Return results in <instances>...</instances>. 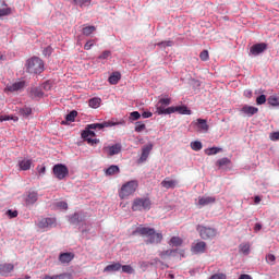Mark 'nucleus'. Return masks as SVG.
I'll return each instance as SVG.
<instances>
[{
  "instance_id": "nucleus-29",
  "label": "nucleus",
  "mask_w": 279,
  "mask_h": 279,
  "mask_svg": "<svg viewBox=\"0 0 279 279\" xmlns=\"http://www.w3.org/2000/svg\"><path fill=\"white\" fill-rule=\"evenodd\" d=\"M219 151H222L220 147H211V148L205 149V154L207 156H216V154H219Z\"/></svg>"
},
{
  "instance_id": "nucleus-23",
  "label": "nucleus",
  "mask_w": 279,
  "mask_h": 279,
  "mask_svg": "<svg viewBox=\"0 0 279 279\" xmlns=\"http://www.w3.org/2000/svg\"><path fill=\"white\" fill-rule=\"evenodd\" d=\"M21 171H29L32 169V159H22L19 161Z\"/></svg>"
},
{
  "instance_id": "nucleus-16",
  "label": "nucleus",
  "mask_w": 279,
  "mask_h": 279,
  "mask_svg": "<svg viewBox=\"0 0 279 279\" xmlns=\"http://www.w3.org/2000/svg\"><path fill=\"white\" fill-rule=\"evenodd\" d=\"M242 114H245L246 117H254V114H257L258 108L245 105L240 110Z\"/></svg>"
},
{
  "instance_id": "nucleus-19",
  "label": "nucleus",
  "mask_w": 279,
  "mask_h": 279,
  "mask_svg": "<svg viewBox=\"0 0 279 279\" xmlns=\"http://www.w3.org/2000/svg\"><path fill=\"white\" fill-rule=\"evenodd\" d=\"M105 150H108V156H117L118 154H121V144H114L109 147H105Z\"/></svg>"
},
{
  "instance_id": "nucleus-1",
  "label": "nucleus",
  "mask_w": 279,
  "mask_h": 279,
  "mask_svg": "<svg viewBox=\"0 0 279 279\" xmlns=\"http://www.w3.org/2000/svg\"><path fill=\"white\" fill-rule=\"evenodd\" d=\"M113 125H119V123L107 121L102 123L87 124L85 130L81 133V136L88 145H99L100 141L99 138H95L97 134H95L93 130H104V128H112Z\"/></svg>"
},
{
  "instance_id": "nucleus-64",
  "label": "nucleus",
  "mask_w": 279,
  "mask_h": 279,
  "mask_svg": "<svg viewBox=\"0 0 279 279\" xmlns=\"http://www.w3.org/2000/svg\"><path fill=\"white\" fill-rule=\"evenodd\" d=\"M45 171H47V168L43 167V168L39 170V173H45Z\"/></svg>"
},
{
  "instance_id": "nucleus-7",
  "label": "nucleus",
  "mask_w": 279,
  "mask_h": 279,
  "mask_svg": "<svg viewBox=\"0 0 279 279\" xmlns=\"http://www.w3.org/2000/svg\"><path fill=\"white\" fill-rule=\"evenodd\" d=\"M52 171L57 180H64L69 175V168L62 163L54 165Z\"/></svg>"
},
{
  "instance_id": "nucleus-8",
  "label": "nucleus",
  "mask_w": 279,
  "mask_h": 279,
  "mask_svg": "<svg viewBox=\"0 0 279 279\" xmlns=\"http://www.w3.org/2000/svg\"><path fill=\"white\" fill-rule=\"evenodd\" d=\"M56 218H41L37 223V228H39V230H45L47 228H56Z\"/></svg>"
},
{
  "instance_id": "nucleus-28",
  "label": "nucleus",
  "mask_w": 279,
  "mask_h": 279,
  "mask_svg": "<svg viewBox=\"0 0 279 279\" xmlns=\"http://www.w3.org/2000/svg\"><path fill=\"white\" fill-rule=\"evenodd\" d=\"M230 159L228 157H223L219 160H217L216 166L219 167V169H222V167H228L230 165Z\"/></svg>"
},
{
  "instance_id": "nucleus-22",
  "label": "nucleus",
  "mask_w": 279,
  "mask_h": 279,
  "mask_svg": "<svg viewBox=\"0 0 279 279\" xmlns=\"http://www.w3.org/2000/svg\"><path fill=\"white\" fill-rule=\"evenodd\" d=\"M217 198L214 196H203L198 198V206H208V204H215Z\"/></svg>"
},
{
  "instance_id": "nucleus-18",
  "label": "nucleus",
  "mask_w": 279,
  "mask_h": 279,
  "mask_svg": "<svg viewBox=\"0 0 279 279\" xmlns=\"http://www.w3.org/2000/svg\"><path fill=\"white\" fill-rule=\"evenodd\" d=\"M73 258H75V254H73V253H61L59 255V262L62 265H66V264L71 263V260H73Z\"/></svg>"
},
{
  "instance_id": "nucleus-35",
  "label": "nucleus",
  "mask_w": 279,
  "mask_h": 279,
  "mask_svg": "<svg viewBox=\"0 0 279 279\" xmlns=\"http://www.w3.org/2000/svg\"><path fill=\"white\" fill-rule=\"evenodd\" d=\"M269 106H279V98L278 96H269L268 97Z\"/></svg>"
},
{
  "instance_id": "nucleus-48",
  "label": "nucleus",
  "mask_w": 279,
  "mask_h": 279,
  "mask_svg": "<svg viewBox=\"0 0 279 279\" xmlns=\"http://www.w3.org/2000/svg\"><path fill=\"white\" fill-rule=\"evenodd\" d=\"M21 114H23V117H29V114H32V108L29 107H25L23 109H21Z\"/></svg>"
},
{
  "instance_id": "nucleus-54",
  "label": "nucleus",
  "mask_w": 279,
  "mask_h": 279,
  "mask_svg": "<svg viewBox=\"0 0 279 279\" xmlns=\"http://www.w3.org/2000/svg\"><path fill=\"white\" fill-rule=\"evenodd\" d=\"M210 279H226L225 274H216L210 277Z\"/></svg>"
},
{
  "instance_id": "nucleus-39",
  "label": "nucleus",
  "mask_w": 279,
  "mask_h": 279,
  "mask_svg": "<svg viewBox=\"0 0 279 279\" xmlns=\"http://www.w3.org/2000/svg\"><path fill=\"white\" fill-rule=\"evenodd\" d=\"M123 274H134V268L131 265H121Z\"/></svg>"
},
{
  "instance_id": "nucleus-50",
  "label": "nucleus",
  "mask_w": 279,
  "mask_h": 279,
  "mask_svg": "<svg viewBox=\"0 0 279 279\" xmlns=\"http://www.w3.org/2000/svg\"><path fill=\"white\" fill-rule=\"evenodd\" d=\"M57 208H62V210H66L69 208V204H66V202L64 201L58 202Z\"/></svg>"
},
{
  "instance_id": "nucleus-41",
  "label": "nucleus",
  "mask_w": 279,
  "mask_h": 279,
  "mask_svg": "<svg viewBox=\"0 0 279 279\" xmlns=\"http://www.w3.org/2000/svg\"><path fill=\"white\" fill-rule=\"evenodd\" d=\"M65 277H66V274H60V275H53V276L46 275L43 279H64Z\"/></svg>"
},
{
  "instance_id": "nucleus-24",
  "label": "nucleus",
  "mask_w": 279,
  "mask_h": 279,
  "mask_svg": "<svg viewBox=\"0 0 279 279\" xmlns=\"http://www.w3.org/2000/svg\"><path fill=\"white\" fill-rule=\"evenodd\" d=\"M121 270V263H112L105 267L104 271L106 274H110L112 271H120Z\"/></svg>"
},
{
  "instance_id": "nucleus-4",
  "label": "nucleus",
  "mask_w": 279,
  "mask_h": 279,
  "mask_svg": "<svg viewBox=\"0 0 279 279\" xmlns=\"http://www.w3.org/2000/svg\"><path fill=\"white\" fill-rule=\"evenodd\" d=\"M26 71L27 73H33L38 75L45 71V63L38 57H32L26 61Z\"/></svg>"
},
{
  "instance_id": "nucleus-15",
  "label": "nucleus",
  "mask_w": 279,
  "mask_h": 279,
  "mask_svg": "<svg viewBox=\"0 0 279 279\" xmlns=\"http://www.w3.org/2000/svg\"><path fill=\"white\" fill-rule=\"evenodd\" d=\"M168 112H179V114H191V110L186 106L169 107Z\"/></svg>"
},
{
  "instance_id": "nucleus-6",
  "label": "nucleus",
  "mask_w": 279,
  "mask_h": 279,
  "mask_svg": "<svg viewBox=\"0 0 279 279\" xmlns=\"http://www.w3.org/2000/svg\"><path fill=\"white\" fill-rule=\"evenodd\" d=\"M196 231L198 232L201 239H203L204 241H209L215 239V236H217V229L206 227L203 225H198L196 227Z\"/></svg>"
},
{
  "instance_id": "nucleus-3",
  "label": "nucleus",
  "mask_w": 279,
  "mask_h": 279,
  "mask_svg": "<svg viewBox=\"0 0 279 279\" xmlns=\"http://www.w3.org/2000/svg\"><path fill=\"white\" fill-rule=\"evenodd\" d=\"M137 189H138L137 180L128 181L119 190L120 199H128V197H130V195H134V193H136Z\"/></svg>"
},
{
  "instance_id": "nucleus-32",
  "label": "nucleus",
  "mask_w": 279,
  "mask_h": 279,
  "mask_svg": "<svg viewBox=\"0 0 279 279\" xmlns=\"http://www.w3.org/2000/svg\"><path fill=\"white\" fill-rule=\"evenodd\" d=\"M170 243L171 245H173L174 247H180V245H182L183 241H182V238L180 236H172L170 239Z\"/></svg>"
},
{
  "instance_id": "nucleus-20",
  "label": "nucleus",
  "mask_w": 279,
  "mask_h": 279,
  "mask_svg": "<svg viewBox=\"0 0 279 279\" xmlns=\"http://www.w3.org/2000/svg\"><path fill=\"white\" fill-rule=\"evenodd\" d=\"M161 186L168 190L175 189V186H178V180L166 178L163 181H161Z\"/></svg>"
},
{
  "instance_id": "nucleus-45",
  "label": "nucleus",
  "mask_w": 279,
  "mask_h": 279,
  "mask_svg": "<svg viewBox=\"0 0 279 279\" xmlns=\"http://www.w3.org/2000/svg\"><path fill=\"white\" fill-rule=\"evenodd\" d=\"M112 56V52L110 50H105L98 58L99 60H108Z\"/></svg>"
},
{
  "instance_id": "nucleus-21",
  "label": "nucleus",
  "mask_w": 279,
  "mask_h": 279,
  "mask_svg": "<svg viewBox=\"0 0 279 279\" xmlns=\"http://www.w3.org/2000/svg\"><path fill=\"white\" fill-rule=\"evenodd\" d=\"M11 271H14V264H1L0 265L1 276H8L9 274H11Z\"/></svg>"
},
{
  "instance_id": "nucleus-44",
  "label": "nucleus",
  "mask_w": 279,
  "mask_h": 279,
  "mask_svg": "<svg viewBox=\"0 0 279 279\" xmlns=\"http://www.w3.org/2000/svg\"><path fill=\"white\" fill-rule=\"evenodd\" d=\"M173 254V250H167L159 253L160 258L165 259Z\"/></svg>"
},
{
  "instance_id": "nucleus-52",
  "label": "nucleus",
  "mask_w": 279,
  "mask_h": 279,
  "mask_svg": "<svg viewBox=\"0 0 279 279\" xmlns=\"http://www.w3.org/2000/svg\"><path fill=\"white\" fill-rule=\"evenodd\" d=\"M159 104H161V106H169L171 104V99L170 98H161L159 100Z\"/></svg>"
},
{
  "instance_id": "nucleus-40",
  "label": "nucleus",
  "mask_w": 279,
  "mask_h": 279,
  "mask_svg": "<svg viewBox=\"0 0 279 279\" xmlns=\"http://www.w3.org/2000/svg\"><path fill=\"white\" fill-rule=\"evenodd\" d=\"M266 263H268V265H276V255L267 254L266 255Z\"/></svg>"
},
{
  "instance_id": "nucleus-33",
  "label": "nucleus",
  "mask_w": 279,
  "mask_h": 279,
  "mask_svg": "<svg viewBox=\"0 0 279 279\" xmlns=\"http://www.w3.org/2000/svg\"><path fill=\"white\" fill-rule=\"evenodd\" d=\"M75 117H77V111L72 110L70 113L65 116V121L73 122L75 121Z\"/></svg>"
},
{
  "instance_id": "nucleus-26",
  "label": "nucleus",
  "mask_w": 279,
  "mask_h": 279,
  "mask_svg": "<svg viewBox=\"0 0 279 279\" xmlns=\"http://www.w3.org/2000/svg\"><path fill=\"white\" fill-rule=\"evenodd\" d=\"M121 80V73L114 72L112 75L109 76L108 82L109 84L117 85Z\"/></svg>"
},
{
  "instance_id": "nucleus-42",
  "label": "nucleus",
  "mask_w": 279,
  "mask_h": 279,
  "mask_svg": "<svg viewBox=\"0 0 279 279\" xmlns=\"http://www.w3.org/2000/svg\"><path fill=\"white\" fill-rule=\"evenodd\" d=\"M266 101H267V96H265L264 94H262L256 98L257 106H263V104H266Z\"/></svg>"
},
{
  "instance_id": "nucleus-34",
  "label": "nucleus",
  "mask_w": 279,
  "mask_h": 279,
  "mask_svg": "<svg viewBox=\"0 0 279 279\" xmlns=\"http://www.w3.org/2000/svg\"><path fill=\"white\" fill-rule=\"evenodd\" d=\"M75 5H78L80 8H84L86 5H90V1L93 0H73Z\"/></svg>"
},
{
  "instance_id": "nucleus-11",
  "label": "nucleus",
  "mask_w": 279,
  "mask_h": 279,
  "mask_svg": "<svg viewBox=\"0 0 279 279\" xmlns=\"http://www.w3.org/2000/svg\"><path fill=\"white\" fill-rule=\"evenodd\" d=\"M192 125H195L197 128L198 132H208V121L206 119L198 118L195 122H192Z\"/></svg>"
},
{
  "instance_id": "nucleus-55",
  "label": "nucleus",
  "mask_w": 279,
  "mask_h": 279,
  "mask_svg": "<svg viewBox=\"0 0 279 279\" xmlns=\"http://www.w3.org/2000/svg\"><path fill=\"white\" fill-rule=\"evenodd\" d=\"M271 141H279V132H274L270 134Z\"/></svg>"
},
{
  "instance_id": "nucleus-37",
  "label": "nucleus",
  "mask_w": 279,
  "mask_h": 279,
  "mask_svg": "<svg viewBox=\"0 0 279 279\" xmlns=\"http://www.w3.org/2000/svg\"><path fill=\"white\" fill-rule=\"evenodd\" d=\"M95 43H97V39L88 40V41L84 45L85 51H90V49H93V47H95Z\"/></svg>"
},
{
  "instance_id": "nucleus-58",
  "label": "nucleus",
  "mask_w": 279,
  "mask_h": 279,
  "mask_svg": "<svg viewBox=\"0 0 279 279\" xmlns=\"http://www.w3.org/2000/svg\"><path fill=\"white\" fill-rule=\"evenodd\" d=\"M245 97H252V90L247 89L244 92Z\"/></svg>"
},
{
  "instance_id": "nucleus-53",
  "label": "nucleus",
  "mask_w": 279,
  "mask_h": 279,
  "mask_svg": "<svg viewBox=\"0 0 279 279\" xmlns=\"http://www.w3.org/2000/svg\"><path fill=\"white\" fill-rule=\"evenodd\" d=\"M53 51V48H51V46H48L47 48L44 49L43 54L44 56H50Z\"/></svg>"
},
{
  "instance_id": "nucleus-38",
  "label": "nucleus",
  "mask_w": 279,
  "mask_h": 279,
  "mask_svg": "<svg viewBox=\"0 0 279 279\" xmlns=\"http://www.w3.org/2000/svg\"><path fill=\"white\" fill-rule=\"evenodd\" d=\"M146 125L145 123L138 121L135 123V132H144V130H146Z\"/></svg>"
},
{
  "instance_id": "nucleus-57",
  "label": "nucleus",
  "mask_w": 279,
  "mask_h": 279,
  "mask_svg": "<svg viewBox=\"0 0 279 279\" xmlns=\"http://www.w3.org/2000/svg\"><path fill=\"white\" fill-rule=\"evenodd\" d=\"M254 230H255V232H258V231H260V230H263V225H260V223H256L255 225V227H254Z\"/></svg>"
},
{
  "instance_id": "nucleus-27",
  "label": "nucleus",
  "mask_w": 279,
  "mask_h": 279,
  "mask_svg": "<svg viewBox=\"0 0 279 279\" xmlns=\"http://www.w3.org/2000/svg\"><path fill=\"white\" fill-rule=\"evenodd\" d=\"M88 105H89V108L97 109L99 108V106H101V98L99 97L90 98L88 101Z\"/></svg>"
},
{
  "instance_id": "nucleus-13",
  "label": "nucleus",
  "mask_w": 279,
  "mask_h": 279,
  "mask_svg": "<svg viewBox=\"0 0 279 279\" xmlns=\"http://www.w3.org/2000/svg\"><path fill=\"white\" fill-rule=\"evenodd\" d=\"M206 248H207L206 242L198 241L193 244L191 250L193 254H204V252H206Z\"/></svg>"
},
{
  "instance_id": "nucleus-51",
  "label": "nucleus",
  "mask_w": 279,
  "mask_h": 279,
  "mask_svg": "<svg viewBox=\"0 0 279 279\" xmlns=\"http://www.w3.org/2000/svg\"><path fill=\"white\" fill-rule=\"evenodd\" d=\"M7 215H9L10 219H14L15 217H19V211L9 209Z\"/></svg>"
},
{
  "instance_id": "nucleus-49",
  "label": "nucleus",
  "mask_w": 279,
  "mask_h": 279,
  "mask_svg": "<svg viewBox=\"0 0 279 279\" xmlns=\"http://www.w3.org/2000/svg\"><path fill=\"white\" fill-rule=\"evenodd\" d=\"M130 119H132V121H138V119H141V113L138 111H133L130 114Z\"/></svg>"
},
{
  "instance_id": "nucleus-10",
  "label": "nucleus",
  "mask_w": 279,
  "mask_h": 279,
  "mask_svg": "<svg viewBox=\"0 0 279 279\" xmlns=\"http://www.w3.org/2000/svg\"><path fill=\"white\" fill-rule=\"evenodd\" d=\"M265 51H267V44L265 43L255 44L250 49L252 56H260V53H264Z\"/></svg>"
},
{
  "instance_id": "nucleus-12",
  "label": "nucleus",
  "mask_w": 279,
  "mask_h": 279,
  "mask_svg": "<svg viewBox=\"0 0 279 279\" xmlns=\"http://www.w3.org/2000/svg\"><path fill=\"white\" fill-rule=\"evenodd\" d=\"M151 149H154V144L149 143L142 148V155L140 157V162H145L147 158H149V154H151Z\"/></svg>"
},
{
  "instance_id": "nucleus-60",
  "label": "nucleus",
  "mask_w": 279,
  "mask_h": 279,
  "mask_svg": "<svg viewBox=\"0 0 279 279\" xmlns=\"http://www.w3.org/2000/svg\"><path fill=\"white\" fill-rule=\"evenodd\" d=\"M260 196H255V198H254V203L255 204H260Z\"/></svg>"
},
{
  "instance_id": "nucleus-59",
  "label": "nucleus",
  "mask_w": 279,
  "mask_h": 279,
  "mask_svg": "<svg viewBox=\"0 0 279 279\" xmlns=\"http://www.w3.org/2000/svg\"><path fill=\"white\" fill-rule=\"evenodd\" d=\"M239 279H252L250 275H241Z\"/></svg>"
},
{
  "instance_id": "nucleus-17",
  "label": "nucleus",
  "mask_w": 279,
  "mask_h": 279,
  "mask_svg": "<svg viewBox=\"0 0 279 279\" xmlns=\"http://www.w3.org/2000/svg\"><path fill=\"white\" fill-rule=\"evenodd\" d=\"M38 202V192H28L26 198H25V204L26 206H34L35 203Z\"/></svg>"
},
{
  "instance_id": "nucleus-62",
  "label": "nucleus",
  "mask_w": 279,
  "mask_h": 279,
  "mask_svg": "<svg viewBox=\"0 0 279 279\" xmlns=\"http://www.w3.org/2000/svg\"><path fill=\"white\" fill-rule=\"evenodd\" d=\"M3 60H5V54L0 52V62L3 61Z\"/></svg>"
},
{
  "instance_id": "nucleus-46",
  "label": "nucleus",
  "mask_w": 279,
  "mask_h": 279,
  "mask_svg": "<svg viewBox=\"0 0 279 279\" xmlns=\"http://www.w3.org/2000/svg\"><path fill=\"white\" fill-rule=\"evenodd\" d=\"M240 251L242 252V254H250V244H241Z\"/></svg>"
},
{
  "instance_id": "nucleus-25",
  "label": "nucleus",
  "mask_w": 279,
  "mask_h": 279,
  "mask_svg": "<svg viewBox=\"0 0 279 279\" xmlns=\"http://www.w3.org/2000/svg\"><path fill=\"white\" fill-rule=\"evenodd\" d=\"M119 173H121V169L119 168V166L114 165L110 166L105 170V175H117Z\"/></svg>"
},
{
  "instance_id": "nucleus-2",
  "label": "nucleus",
  "mask_w": 279,
  "mask_h": 279,
  "mask_svg": "<svg viewBox=\"0 0 279 279\" xmlns=\"http://www.w3.org/2000/svg\"><path fill=\"white\" fill-rule=\"evenodd\" d=\"M140 234V236H146V245L154 243H162V233H157L156 229L149 227L140 226L133 231V235Z\"/></svg>"
},
{
  "instance_id": "nucleus-61",
  "label": "nucleus",
  "mask_w": 279,
  "mask_h": 279,
  "mask_svg": "<svg viewBox=\"0 0 279 279\" xmlns=\"http://www.w3.org/2000/svg\"><path fill=\"white\" fill-rule=\"evenodd\" d=\"M8 120H10V118L3 117V116L0 117V121H8Z\"/></svg>"
},
{
  "instance_id": "nucleus-47",
  "label": "nucleus",
  "mask_w": 279,
  "mask_h": 279,
  "mask_svg": "<svg viewBox=\"0 0 279 279\" xmlns=\"http://www.w3.org/2000/svg\"><path fill=\"white\" fill-rule=\"evenodd\" d=\"M157 114H171V112H169V107L167 109L163 107H157Z\"/></svg>"
},
{
  "instance_id": "nucleus-56",
  "label": "nucleus",
  "mask_w": 279,
  "mask_h": 279,
  "mask_svg": "<svg viewBox=\"0 0 279 279\" xmlns=\"http://www.w3.org/2000/svg\"><path fill=\"white\" fill-rule=\"evenodd\" d=\"M142 117H143V119H149V118L153 117V113L149 112V111H144V112L142 113Z\"/></svg>"
},
{
  "instance_id": "nucleus-14",
  "label": "nucleus",
  "mask_w": 279,
  "mask_h": 279,
  "mask_svg": "<svg viewBox=\"0 0 279 279\" xmlns=\"http://www.w3.org/2000/svg\"><path fill=\"white\" fill-rule=\"evenodd\" d=\"M85 220H86V216H84V214H82V213H75L69 219V221H70V223H72V226H80V223H82Z\"/></svg>"
},
{
  "instance_id": "nucleus-5",
  "label": "nucleus",
  "mask_w": 279,
  "mask_h": 279,
  "mask_svg": "<svg viewBox=\"0 0 279 279\" xmlns=\"http://www.w3.org/2000/svg\"><path fill=\"white\" fill-rule=\"evenodd\" d=\"M133 213L151 210V199L149 197H136L132 203Z\"/></svg>"
},
{
  "instance_id": "nucleus-36",
  "label": "nucleus",
  "mask_w": 279,
  "mask_h": 279,
  "mask_svg": "<svg viewBox=\"0 0 279 279\" xmlns=\"http://www.w3.org/2000/svg\"><path fill=\"white\" fill-rule=\"evenodd\" d=\"M199 58L203 62H208V60H210V54H208V50H203L199 53Z\"/></svg>"
},
{
  "instance_id": "nucleus-30",
  "label": "nucleus",
  "mask_w": 279,
  "mask_h": 279,
  "mask_svg": "<svg viewBox=\"0 0 279 279\" xmlns=\"http://www.w3.org/2000/svg\"><path fill=\"white\" fill-rule=\"evenodd\" d=\"M190 147L191 149H193V151H202L203 145H202V142L195 141V142H191Z\"/></svg>"
},
{
  "instance_id": "nucleus-43",
  "label": "nucleus",
  "mask_w": 279,
  "mask_h": 279,
  "mask_svg": "<svg viewBox=\"0 0 279 279\" xmlns=\"http://www.w3.org/2000/svg\"><path fill=\"white\" fill-rule=\"evenodd\" d=\"M10 14H12V9L10 8L0 9V17L10 16Z\"/></svg>"
},
{
  "instance_id": "nucleus-9",
  "label": "nucleus",
  "mask_w": 279,
  "mask_h": 279,
  "mask_svg": "<svg viewBox=\"0 0 279 279\" xmlns=\"http://www.w3.org/2000/svg\"><path fill=\"white\" fill-rule=\"evenodd\" d=\"M23 88H25V81H17L13 84L7 85L4 93H16L19 90H23Z\"/></svg>"
},
{
  "instance_id": "nucleus-31",
  "label": "nucleus",
  "mask_w": 279,
  "mask_h": 279,
  "mask_svg": "<svg viewBox=\"0 0 279 279\" xmlns=\"http://www.w3.org/2000/svg\"><path fill=\"white\" fill-rule=\"evenodd\" d=\"M94 32H97V27H95V26H85V27H83V35L84 36H90V34H94Z\"/></svg>"
},
{
  "instance_id": "nucleus-63",
  "label": "nucleus",
  "mask_w": 279,
  "mask_h": 279,
  "mask_svg": "<svg viewBox=\"0 0 279 279\" xmlns=\"http://www.w3.org/2000/svg\"><path fill=\"white\" fill-rule=\"evenodd\" d=\"M161 45H166L167 47H171V41H165V43H161Z\"/></svg>"
}]
</instances>
